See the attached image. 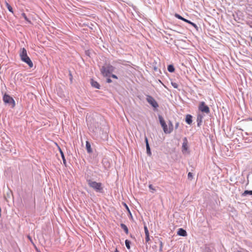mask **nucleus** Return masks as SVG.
I'll return each mask as SVG.
<instances>
[{"label":"nucleus","mask_w":252,"mask_h":252,"mask_svg":"<svg viewBox=\"0 0 252 252\" xmlns=\"http://www.w3.org/2000/svg\"><path fill=\"white\" fill-rule=\"evenodd\" d=\"M126 209H127L129 211V209H128V207L126 205Z\"/></svg>","instance_id":"72a5a7b5"},{"label":"nucleus","mask_w":252,"mask_h":252,"mask_svg":"<svg viewBox=\"0 0 252 252\" xmlns=\"http://www.w3.org/2000/svg\"><path fill=\"white\" fill-rule=\"evenodd\" d=\"M86 149H87L88 153H92V149L91 148V145L90 143H89V142L88 141H86Z\"/></svg>","instance_id":"9b49d317"},{"label":"nucleus","mask_w":252,"mask_h":252,"mask_svg":"<svg viewBox=\"0 0 252 252\" xmlns=\"http://www.w3.org/2000/svg\"><path fill=\"white\" fill-rule=\"evenodd\" d=\"M5 5H6L7 9H8V10L10 12L13 13V9L12 8V7L11 6V5L6 1H5Z\"/></svg>","instance_id":"f3484780"},{"label":"nucleus","mask_w":252,"mask_h":252,"mask_svg":"<svg viewBox=\"0 0 252 252\" xmlns=\"http://www.w3.org/2000/svg\"><path fill=\"white\" fill-rule=\"evenodd\" d=\"M89 186L97 192H102L103 188L101 183H97L91 180L87 181Z\"/></svg>","instance_id":"f03ea898"},{"label":"nucleus","mask_w":252,"mask_h":252,"mask_svg":"<svg viewBox=\"0 0 252 252\" xmlns=\"http://www.w3.org/2000/svg\"><path fill=\"white\" fill-rule=\"evenodd\" d=\"M91 84H92V86L95 88H96V89L100 88V85H99V84L96 81H95L93 79H92V81H91Z\"/></svg>","instance_id":"4468645a"},{"label":"nucleus","mask_w":252,"mask_h":252,"mask_svg":"<svg viewBox=\"0 0 252 252\" xmlns=\"http://www.w3.org/2000/svg\"><path fill=\"white\" fill-rule=\"evenodd\" d=\"M158 119L164 132L167 134L170 133V130L168 129V126L166 125L163 118L161 116L159 115Z\"/></svg>","instance_id":"20e7f679"},{"label":"nucleus","mask_w":252,"mask_h":252,"mask_svg":"<svg viewBox=\"0 0 252 252\" xmlns=\"http://www.w3.org/2000/svg\"><path fill=\"white\" fill-rule=\"evenodd\" d=\"M27 237H28V238L30 240V241L31 242H32V237H31L30 236L28 235V236H27Z\"/></svg>","instance_id":"c85d7f7f"},{"label":"nucleus","mask_w":252,"mask_h":252,"mask_svg":"<svg viewBox=\"0 0 252 252\" xmlns=\"http://www.w3.org/2000/svg\"><path fill=\"white\" fill-rule=\"evenodd\" d=\"M107 82L108 83H111L112 82L111 79H110V78H108L107 79Z\"/></svg>","instance_id":"c756f323"},{"label":"nucleus","mask_w":252,"mask_h":252,"mask_svg":"<svg viewBox=\"0 0 252 252\" xmlns=\"http://www.w3.org/2000/svg\"><path fill=\"white\" fill-rule=\"evenodd\" d=\"M22 16L28 23L31 24V20L27 17V15L25 13H22Z\"/></svg>","instance_id":"a211bd4d"},{"label":"nucleus","mask_w":252,"mask_h":252,"mask_svg":"<svg viewBox=\"0 0 252 252\" xmlns=\"http://www.w3.org/2000/svg\"><path fill=\"white\" fill-rule=\"evenodd\" d=\"M59 150H60V152L61 153V156H62V158H63V163L65 164V162H66V161H65V158H64V155H63V152L62 151V150H61V149L59 147Z\"/></svg>","instance_id":"aec40b11"},{"label":"nucleus","mask_w":252,"mask_h":252,"mask_svg":"<svg viewBox=\"0 0 252 252\" xmlns=\"http://www.w3.org/2000/svg\"><path fill=\"white\" fill-rule=\"evenodd\" d=\"M114 67L111 64H107L103 66L100 69L102 74L104 76H108L114 70Z\"/></svg>","instance_id":"7ed1b4c3"},{"label":"nucleus","mask_w":252,"mask_h":252,"mask_svg":"<svg viewBox=\"0 0 252 252\" xmlns=\"http://www.w3.org/2000/svg\"><path fill=\"white\" fill-rule=\"evenodd\" d=\"M168 71L170 72H173L175 70V68L172 65H169L167 67Z\"/></svg>","instance_id":"6ab92c4d"},{"label":"nucleus","mask_w":252,"mask_h":252,"mask_svg":"<svg viewBox=\"0 0 252 252\" xmlns=\"http://www.w3.org/2000/svg\"><path fill=\"white\" fill-rule=\"evenodd\" d=\"M179 126V123L178 122L176 123L175 124V128H178V126Z\"/></svg>","instance_id":"bb28decb"},{"label":"nucleus","mask_w":252,"mask_h":252,"mask_svg":"<svg viewBox=\"0 0 252 252\" xmlns=\"http://www.w3.org/2000/svg\"><path fill=\"white\" fill-rule=\"evenodd\" d=\"M182 151L184 153L187 152L188 153V141L186 138L185 139L184 142L183 143Z\"/></svg>","instance_id":"1a4fd4ad"},{"label":"nucleus","mask_w":252,"mask_h":252,"mask_svg":"<svg viewBox=\"0 0 252 252\" xmlns=\"http://www.w3.org/2000/svg\"><path fill=\"white\" fill-rule=\"evenodd\" d=\"M245 121H252V118H249L245 120Z\"/></svg>","instance_id":"7c9ffc66"},{"label":"nucleus","mask_w":252,"mask_h":252,"mask_svg":"<svg viewBox=\"0 0 252 252\" xmlns=\"http://www.w3.org/2000/svg\"><path fill=\"white\" fill-rule=\"evenodd\" d=\"M146 99L148 102L153 107L156 108L158 107V103L152 96L148 95Z\"/></svg>","instance_id":"0eeeda50"},{"label":"nucleus","mask_w":252,"mask_h":252,"mask_svg":"<svg viewBox=\"0 0 252 252\" xmlns=\"http://www.w3.org/2000/svg\"><path fill=\"white\" fill-rule=\"evenodd\" d=\"M186 122L189 125H190L192 123V116L190 115H187L186 116Z\"/></svg>","instance_id":"f8f14e48"},{"label":"nucleus","mask_w":252,"mask_h":252,"mask_svg":"<svg viewBox=\"0 0 252 252\" xmlns=\"http://www.w3.org/2000/svg\"><path fill=\"white\" fill-rule=\"evenodd\" d=\"M243 194L244 195H246L247 194L252 195V190H245Z\"/></svg>","instance_id":"4be33fe9"},{"label":"nucleus","mask_w":252,"mask_h":252,"mask_svg":"<svg viewBox=\"0 0 252 252\" xmlns=\"http://www.w3.org/2000/svg\"><path fill=\"white\" fill-rule=\"evenodd\" d=\"M114 252H119V251H118V250H117V249H115V251Z\"/></svg>","instance_id":"473e14b6"},{"label":"nucleus","mask_w":252,"mask_h":252,"mask_svg":"<svg viewBox=\"0 0 252 252\" xmlns=\"http://www.w3.org/2000/svg\"><path fill=\"white\" fill-rule=\"evenodd\" d=\"M19 55L23 62L28 64L30 67H33V63L28 56L27 50L25 48L21 49Z\"/></svg>","instance_id":"f257e3e1"},{"label":"nucleus","mask_w":252,"mask_h":252,"mask_svg":"<svg viewBox=\"0 0 252 252\" xmlns=\"http://www.w3.org/2000/svg\"><path fill=\"white\" fill-rule=\"evenodd\" d=\"M168 129L170 130V133L173 130V125L171 121H169V122L168 123Z\"/></svg>","instance_id":"2eb2a0df"},{"label":"nucleus","mask_w":252,"mask_h":252,"mask_svg":"<svg viewBox=\"0 0 252 252\" xmlns=\"http://www.w3.org/2000/svg\"><path fill=\"white\" fill-rule=\"evenodd\" d=\"M174 88H176L177 87V85H173Z\"/></svg>","instance_id":"2f4dec72"},{"label":"nucleus","mask_w":252,"mask_h":252,"mask_svg":"<svg viewBox=\"0 0 252 252\" xmlns=\"http://www.w3.org/2000/svg\"><path fill=\"white\" fill-rule=\"evenodd\" d=\"M111 77L113 78H115V79H118V77L116 75H114V74H112L111 75Z\"/></svg>","instance_id":"cd10ccee"},{"label":"nucleus","mask_w":252,"mask_h":252,"mask_svg":"<svg viewBox=\"0 0 252 252\" xmlns=\"http://www.w3.org/2000/svg\"><path fill=\"white\" fill-rule=\"evenodd\" d=\"M144 228L145 235H149V231H148V228H147V226L146 225H144Z\"/></svg>","instance_id":"5701e85b"},{"label":"nucleus","mask_w":252,"mask_h":252,"mask_svg":"<svg viewBox=\"0 0 252 252\" xmlns=\"http://www.w3.org/2000/svg\"><path fill=\"white\" fill-rule=\"evenodd\" d=\"M198 109L203 113H205L206 114H209L210 113L209 107L207 105H206L205 103L203 101H202L200 103L198 106Z\"/></svg>","instance_id":"423d86ee"},{"label":"nucleus","mask_w":252,"mask_h":252,"mask_svg":"<svg viewBox=\"0 0 252 252\" xmlns=\"http://www.w3.org/2000/svg\"><path fill=\"white\" fill-rule=\"evenodd\" d=\"M125 244H126V248L128 249H130V241H128V240H126L125 241Z\"/></svg>","instance_id":"412c9836"},{"label":"nucleus","mask_w":252,"mask_h":252,"mask_svg":"<svg viewBox=\"0 0 252 252\" xmlns=\"http://www.w3.org/2000/svg\"><path fill=\"white\" fill-rule=\"evenodd\" d=\"M145 142H146V143L147 153V154L149 155L150 156L151 155V151H150V146H149V143H148V139H147V137L145 138Z\"/></svg>","instance_id":"ddd939ff"},{"label":"nucleus","mask_w":252,"mask_h":252,"mask_svg":"<svg viewBox=\"0 0 252 252\" xmlns=\"http://www.w3.org/2000/svg\"><path fill=\"white\" fill-rule=\"evenodd\" d=\"M175 16L178 19L182 20L184 21V22H186L187 23L189 24L190 25H191L192 26H193L194 28H197V27L195 24L191 22V21H189V20H188L187 19H186L184 18L183 17H182L181 16H180L178 14H175Z\"/></svg>","instance_id":"6e6552de"},{"label":"nucleus","mask_w":252,"mask_h":252,"mask_svg":"<svg viewBox=\"0 0 252 252\" xmlns=\"http://www.w3.org/2000/svg\"><path fill=\"white\" fill-rule=\"evenodd\" d=\"M149 189H152V190H154V191H155V189L153 188V187L152 185H149Z\"/></svg>","instance_id":"a878e982"},{"label":"nucleus","mask_w":252,"mask_h":252,"mask_svg":"<svg viewBox=\"0 0 252 252\" xmlns=\"http://www.w3.org/2000/svg\"><path fill=\"white\" fill-rule=\"evenodd\" d=\"M177 235L181 236H186L187 235V233L184 229L179 228L177 231Z\"/></svg>","instance_id":"9d476101"},{"label":"nucleus","mask_w":252,"mask_h":252,"mask_svg":"<svg viewBox=\"0 0 252 252\" xmlns=\"http://www.w3.org/2000/svg\"><path fill=\"white\" fill-rule=\"evenodd\" d=\"M145 240H146V242H148L150 241V235H146Z\"/></svg>","instance_id":"393cba45"},{"label":"nucleus","mask_w":252,"mask_h":252,"mask_svg":"<svg viewBox=\"0 0 252 252\" xmlns=\"http://www.w3.org/2000/svg\"><path fill=\"white\" fill-rule=\"evenodd\" d=\"M3 100L4 103L11 104L12 108H14L15 106V101L13 98L10 95L5 94L3 96Z\"/></svg>","instance_id":"39448f33"},{"label":"nucleus","mask_w":252,"mask_h":252,"mask_svg":"<svg viewBox=\"0 0 252 252\" xmlns=\"http://www.w3.org/2000/svg\"><path fill=\"white\" fill-rule=\"evenodd\" d=\"M121 227L122 229H124L126 233L127 234L128 233V229L127 226L125 224L122 223L121 224Z\"/></svg>","instance_id":"dca6fc26"},{"label":"nucleus","mask_w":252,"mask_h":252,"mask_svg":"<svg viewBox=\"0 0 252 252\" xmlns=\"http://www.w3.org/2000/svg\"><path fill=\"white\" fill-rule=\"evenodd\" d=\"M188 177L189 180H191L193 178L192 174L191 172H189L188 174Z\"/></svg>","instance_id":"b1692460"}]
</instances>
